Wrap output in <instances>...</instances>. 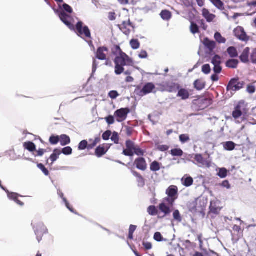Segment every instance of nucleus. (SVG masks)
<instances>
[{"mask_svg": "<svg viewBox=\"0 0 256 256\" xmlns=\"http://www.w3.org/2000/svg\"><path fill=\"white\" fill-rule=\"evenodd\" d=\"M250 60L252 64H256V48L252 52L250 55Z\"/></svg>", "mask_w": 256, "mask_h": 256, "instance_id": "338daca9", "label": "nucleus"}, {"mask_svg": "<svg viewBox=\"0 0 256 256\" xmlns=\"http://www.w3.org/2000/svg\"><path fill=\"white\" fill-rule=\"evenodd\" d=\"M112 53L114 56H118L122 55L124 52L122 51L120 46L114 45L112 48Z\"/></svg>", "mask_w": 256, "mask_h": 256, "instance_id": "cd10ccee", "label": "nucleus"}, {"mask_svg": "<svg viewBox=\"0 0 256 256\" xmlns=\"http://www.w3.org/2000/svg\"><path fill=\"white\" fill-rule=\"evenodd\" d=\"M7 196L9 200H13L19 206H22L24 205V204L23 202H21L20 200H18V198L19 196H22L14 192H11L9 190H7Z\"/></svg>", "mask_w": 256, "mask_h": 256, "instance_id": "f8f14e48", "label": "nucleus"}, {"mask_svg": "<svg viewBox=\"0 0 256 256\" xmlns=\"http://www.w3.org/2000/svg\"><path fill=\"white\" fill-rule=\"evenodd\" d=\"M160 16L162 20H168L172 18V13L170 11L164 10L161 12Z\"/></svg>", "mask_w": 256, "mask_h": 256, "instance_id": "c85d7f7f", "label": "nucleus"}, {"mask_svg": "<svg viewBox=\"0 0 256 256\" xmlns=\"http://www.w3.org/2000/svg\"><path fill=\"white\" fill-rule=\"evenodd\" d=\"M114 64H115L114 72H115L116 74L120 75L123 72H124V66L120 65L116 63H114Z\"/></svg>", "mask_w": 256, "mask_h": 256, "instance_id": "c9c22d12", "label": "nucleus"}, {"mask_svg": "<svg viewBox=\"0 0 256 256\" xmlns=\"http://www.w3.org/2000/svg\"><path fill=\"white\" fill-rule=\"evenodd\" d=\"M158 150L160 152H166L169 146L167 145H159L157 148Z\"/></svg>", "mask_w": 256, "mask_h": 256, "instance_id": "774afa93", "label": "nucleus"}, {"mask_svg": "<svg viewBox=\"0 0 256 256\" xmlns=\"http://www.w3.org/2000/svg\"><path fill=\"white\" fill-rule=\"evenodd\" d=\"M120 30L126 36H128L130 32V30L127 28V26H118Z\"/></svg>", "mask_w": 256, "mask_h": 256, "instance_id": "4d7b16f0", "label": "nucleus"}, {"mask_svg": "<svg viewBox=\"0 0 256 256\" xmlns=\"http://www.w3.org/2000/svg\"><path fill=\"white\" fill-rule=\"evenodd\" d=\"M228 172V171L226 168H219L217 174L220 178H224L227 176Z\"/></svg>", "mask_w": 256, "mask_h": 256, "instance_id": "72a5a7b5", "label": "nucleus"}, {"mask_svg": "<svg viewBox=\"0 0 256 256\" xmlns=\"http://www.w3.org/2000/svg\"><path fill=\"white\" fill-rule=\"evenodd\" d=\"M190 32L193 34H196L199 32V27L196 24L192 22L190 26Z\"/></svg>", "mask_w": 256, "mask_h": 256, "instance_id": "49530a36", "label": "nucleus"}, {"mask_svg": "<svg viewBox=\"0 0 256 256\" xmlns=\"http://www.w3.org/2000/svg\"><path fill=\"white\" fill-rule=\"evenodd\" d=\"M108 48L105 46H100L97 49V51L96 54V58L100 60H106V56L104 54V52H108Z\"/></svg>", "mask_w": 256, "mask_h": 256, "instance_id": "4468645a", "label": "nucleus"}, {"mask_svg": "<svg viewBox=\"0 0 256 256\" xmlns=\"http://www.w3.org/2000/svg\"><path fill=\"white\" fill-rule=\"evenodd\" d=\"M62 154L66 156L70 155L72 152V149L70 146H66L60 150Z\"/></svg>", "mask_w": 256, "mask_h": 256, "instance_id": "79ce46f5", "label": "nucleus"}, {"mask_svg": "<svg viewBox=\"0 0 256 256\" xmlns=\"http://www.w3.org/2000/svg\"><path fill=\"white\" fill-rule=\"evenodd\" d=\"M226 52L231 58H235L238 56V50L234 46H231L227 48Z\"/></svg>", "mask_w": 256, "mask_h": 256, "instance_id": "393cba45", "label": "nucleus"}, {"mask_svg": "<svg viewBox=\"0 0 256 256\" xmlns=\"http://www.w3.org/2000/svg\"><path fill=\"white\" fill-rule=\"evenodd\" d=\"M98 64V62L94 58L92 62V73L91 74V77L94 74L96 71V70Z\"/></svg>", "mask_w": 256, "mask_h": 256, "instance_id": "bf43d9fd", "label": "nucleus"}, {"mask_svg": "<svg viewBox=\"0 0 256 256\" xmlns=\"http://www.w3.org/2000/svg\"><path fill=\"white\" fill-rule=\"evenodd\" d=\"M134 154H136L138 156H143L144 154V152L138 146H136L133 151Z\"/></svg>", "mask_w": 256, "mask_h": 256, "instance_id": "5fc2aeb1", "label": "nucleus"}, {"mask_svg": "<svg viewBox=\"0 0 256 256\" xmlns=\"http://www.w3.org/2000/svg\"><path fill=\"white\" fill-rule=\"evenodd\" d=\"M210 210L212 213H213L214 214H217L219 213L220 210H221V208L217 207L215 205H213L212 203L210 206Z\"/></svg>", "mask_w": 256, "mask_h": 256, "instance_id": "de8ad7c7", "label": "nucleus"}, {"mask_svg": "<svg viewBox=\"0 0 256 256\" xmlns=\"http://www.w3.org/2000/svg\"><path fill=\"white\" fill-rule=\"evenodd\" d=\"M126 148L128 149L129 151L132 150L133 152L136 147L134 143L130 140L126 141Z\"/></svg>", "mask_w": 256, "mask_h": 256, "instance_id": "37998d69", "label": "nucleus"}, {"mask_svg": "<svg viewBox=\"0 0 256 256\" xmlns=\"http://www.w3.org/2000/svg\"><path fill=\"white\" fill-rule=\"evenodd\" d=\"M86 149L88 150V142L86 140H82L79 143L78 145V150H83Z\"/></svg>", "mask_w": 256, "mask_h": 256, "instance_id": "e433bc0d", "label": "nucleus"}, {"mask_svg": "<svg viewBox=\"0 0 256 256\" xmlns=\"http://www.w3.org/2000/svg\"><path fill=\"white\" fill-rule=\"evenodd\" d=\"M245 83L240 81L238 78H234L230 80L226 86V90L236 92L243 88Z\"/></svg>", "mask_w": 256, "mask_h": 256, "instance_id": "39448f33", "label": "nucleus"}, {"mask_svg": "<svg viewBox=\"0 0 256 256\" xmlns=\"http://www.w3.org/2000/svg\"><path fill=\"white\" fill-rule=\"evenodd\" d=\"M214 38L216 42L218 44H225L226 40L223 37L221 34L218 32H216L214 34Z\"/></svg>", "mask_w": 256, "mask_h": 256, "instance_id": "7c9ffc66", "label": "nucleus"}, {"mask_svg": "<svg viewBox=\"0 0 256 256\" xmlns=\"http://www.w3.org/2000/svg\"><path fill=\"white\" fill-rule=\"evenodd\" d=\"M224 148L227 151H232L234 150L236 146V144L232 141H228L222 143Z\"/></svg>", "mask_w": 256, "mask_h": 256, "instance_id": "5701e85b", "label": "nucleus"}, {"mask_svg": "<svg viewBox=\"0 0 256 256\" xmlns=\"http://www.w3.org/2000/svg\"><path fill=\"white\" fill-rule=\"evenodd\" d=\"M24 146L25 149L27 150L30 152H34L36 150V146L32 142L28 141L26 142L24 144Z\"/></svg>", "mask_w": 256, "mask_h": 256, "instance_id": "a878e982", "label": "nucleus"}, {"mask_svg": "<svg viewBox=\"0 0 256 256\" xmlns=\"http://www.w3.org/2000/svg\"><path fill=\"white\" fill-rule=\"evenodd\" d=\"M32 228L36 236V239L40 242L44 234H48V230L44 224L42 222H38L36 224H32Z\"/></svg>", "mask_w": 256, "mask_h": 256, "instance_id": "7ed1b4c3", "label": "nucleus"}, {"mask_svg": "<svg viewBox=\"0 0 256 256\" xmlns=\"http://www.w3.org/2000/svg\"><path fill=\"white\" fill-rule=\"evenodd\" d=\"M160 210L164 213V216H167L171 212V210L170 207L165 203H161L159 205Z\"/></svg>", "mask_w": 256, "mask_h": 256, "instance_id": "b1692460", "label": "nucleus"}, {"mask_svg": "<svg viewBox=\"0 0 256 256\" xmlns=\"http://www.w3.org/2000/svg\"><path fill=\"white\" fill-rule=\"evenodd\" d=\"M203 44L209 50L210 54L214 52V50L216 47V42L214 40H210L208 38H204Z\"/></svg>", "mask_w": 256, "mask_h": 256, "instance_id": "ddd939ff", "label": "nucleus"}, {"mask_svg": "<svg viewBox=\"0 0 256 256\" xmlns=\"http://www.w3.org/2000/svg\"><path fill=\"white\" fill-rule=\"evenodd\" d=\"M108 151L105 148L102 146L100 145L95 150V154L98 158H100L104 155Z\"/></svg>", "mask_w": 256, "mask_h": 256, "instance_id": "4be33fe9", "label": "nucleus"}, {"mask_svg": "<svg viewBox=\"0 0 256 256\" xmlns=\"http://www.w3.org/2000/svg\"><path fill=\"white\" fill-rule=\"evenodd\" d=\"M60 136H55L52 134L50 136L49 138V142L52 144L56 145L58 142H60Z\"/></svg>", "mask_w": 256, "mask_h": 256, "instance_id": "58836bf2", "label": "nucleus"}, {"mask_svg": "<svg viewBox=\"0 0 256 256\" xmlns=\"http://www.w3.org/2000/svg\"><path fill=\"white\" fill-rule=\"evenodd\" d=\"M213 70L216 74H219L222 71V67L220 65L214 66L213 68Z\"/></svg>", "mask_w": 256, "mask_h": 256, "instance_id": "0e129e2a", "label": "nucleus"}, {"mask_svg": "<svg viewBox=\"0 0 256 256\" xmlns=\"http://www.w3.org/2000/svg\"><path fill=\"white\" fill-rule=\"evenodd\" d=\"M160 163L154 160L150 164V170L154 172H158L160 169Z\"/></svg>", "mask_w": 256, "mask_h": 256, "instance_id": "2f4dec72", "label": "nucleus"}, {"mask_svg": "<svg viewBox=\"0 0 256 256\" xmlns=\"http://www.w3.org/2000/svg\"><path fill=\"white\" fill-rule=\"evenodd\" d=\"M111 135L112 132L110 130H107L103 133L102 138L104 140H108L110 139Z\"/></svg>", "mask_w": 256, "mask_h": 256, "instance_id": "6e6d98bb", "label": "nucleus"}, {"mask_svg": "<svg viewBox=\"0 0 256 256\" xmlns=\"http://www.w3.org/2000/svg\"><path fill=\"white\" fill-rule=\"evenodd\" d=\"M77 35L84 39V36L88 39H92L91 32L87 26L84 25L82 21H78L75 26Z\"/></svg>", "mask_w": 256, "mask_h": 256, "instance_id": "f03ea898", "label": "nucleus"}, {"mask_svg": "<svg viewBox=\"0 0 256 256\" xmlns=\"http://www.w3.org/2000/svg\"><path fill=\"white\" fill-rule=\"evenodd\" d=\"M194 160L199 164H204L206 162V160L202 157V156L201 154H196L194 156Z\"/></svg>", "mask_w": 256, "mask_h": 256, "instance_id": "c03bdc74", "label": "nucleus"}, {"mask_svg": "<svg viewBox=\"0 0 256 256\" xmlns=\"http://www.w3.org/2000/svg\"><path fill=\"white\" fill-rule=\"evenodd\" d=\"M137 178L138 186L140 188L144 187V186L145 185V180L143 177L141 176H140Z\"/></svg>", "mask_w": 256, "mask_h": 256, "instance_id": "052dcab7", "label": "nucleus"}, {"mask_svg": "<svg viewBox=\"0 0 256 256\" xmlns=\"http://www.w3.org/2000/svg\"><path fill=\"white\" fill-rule=\"evenodd\" d=\"M176 86V88L178 90L177 97L180 98L183 100L188 99L190 96V94L188 90L180 87L178 84H177Z\"/></svg>", "mask_w": 256, "mask_h": 256, "instance_id": "9d476101", "label": "nucleus"}, {"mask_svg": "<svg viewBox=\"0 0 256 256\" xmlns=\"http://www.w3.org/2000/svg\"><path fill=\"white\" fill-rule=\"evenodd\" d=\"M174 218L177 220L178 222H181L182 221V218L178 210H175L173 212Z\"/></svg>", "mask_w": 256, "mask_h": 256, "instance_id": "3c124183", "label": "nucleus"}, {"mask_svg": "<svg viewBox=\"0 0 256 256\" xmlns=\"http://www.w3.org/2000/svg\"><path fill=\"white\" fill-rule=\"evenodd\" d=\"M154 239L158 242L166 241V239H165L163 238L160 232H156L154 233Z\"/></svg>", "mask_w": 256, "mask_h": 256, "instance_id": "ea45409f", "label": "nucleus"}, {"mask_svg": "<svg viewBox=\"0 0 256 256\" xmlns=\"http://www.w3.org/2000/svg\"><path fill=\"white\" fill-rule=\"evenodd\" d=\"M130 45L133 50H137L140 46V43L138 39H132L130 41Z\"/></svg>", "mask_w": 256, "mask_h": 256, "instance_id": "4c0bfd02", "label": "nucleus"}, {"mask_svg": "<svg viewBox=\"0 0 256 256\" xmlns=\"http://www.w3.org/2000/svg\"><path fill=\"white\" fill-rule=\"evenodd\" d=\"M211 70V68L209 64H205L202 66V71L206 74H209Z\"/></svg>", "mask_w": 256, "mask_h": 256, "instance_id": "8fccbe9b", "label": "nucleus"}, {"mask_svg": "<svg viewBox=\"0 0 256 256\" xmlns=\"http://www.w3.org/2000/svg\"><path fill=\"white\" fill-rule=\"evenodd\" d=\"M246 106L244 100L240 101L237 105L235 106L234 111L232 113L233 118L235 119H238L242 116L244 113H246L245 112Z\"/></svg>", "mask_w": 256, "mask_h": 256, "instance_id": "6e6552de", "label": "nucleus"}, {"mask_svg": "<svg viewBox=\"0 0 256 256\" xmlns=\"http://www.w3.org/2000/svg\"><path fill=\"white\" fill-rule=\"evenodd\" d=\"M181 182L186 187L191 186L194 182V180L192 176L188 174H185L181 179Z\"/></svg>", "mask_w": 256, "mask_h": 256, "instance_id": "dca6fc26", "label": "nucleus"}, {"mask_svg": "<svg viewBox=\"0 0 256 256\" xmlns=\"http://www.w3.org/2000/svg\"><path fill=\"white\" fill-rule=\"evenodd\" d=\"M239 62L234 58L228 59L226 62V66L227 68H236L238 67Z\"/></svg>", "mask_w": 256, "mask_h": 256, "instance_id": "412c9836", "label": "nucleus"}, {"mask_svg": "<svg viewBox=\"0 0 256 256\" xmlns=\"http://www.w3.org/2000/svg\"><path fill=\"white\" fill-rule=\"evenodd\" d=\"M118 96L119 94L116 90H111L108 93V96L112 99H116Z\"/></svg>", "mask_w": 256, "mask_h": 256, "instance_id": "680f3d73", "label": "nucleus"}, {"mask_svg": "<svg viewBox=\"0 0 256 256\" xmlns=\"http://www.w3.org/2000/svg\"><path fill=\"white\" fill-rule=\"evenodd\" d=\"M179 138H180V142L182 144H184V143L186 142H188L190 140L189 136L186 134H180L179 136Z\"/></svg>", "mask_w": 256, "mask_h": 256, "instance_id": "603ef678", "label": "nucleus"}, {"mask_svg": "<svg viewBox=\"0 0 256 256\" xmlns=\"http://www.w3.org/2000/svg\"><path fill=\"white\" fill-rule=\"evenodd\" d=\"M114 118H116L114 116H114L108 115L106 117L104 118V119H105L106 122H107V124L108 125H110V124H114V121H115Z\"/></svg>", "mask_w": 256, "mask_h": 256, "instance_id": "864d4df0", "label": "nucleus"}, {"mask_svg": "<svg viewBox=\"0 0 256 256\" xmlns=\"http://www.w3.org/2000/svg\"><path fill=\"white\" fill-rule=\"evenodd\" d=\"M134 164H136V168L139 170L144 171L147 168L146 160L143 157L136 158Z\"/></svg>", "mask_w": 256, "mask_h": 256, "instance_id": "9b49d317", "label": "nucleus"}, {"mask_svg": "<svg viewBox=\"0 0 256 256\" xmlns=\"http://www.w3.org/2000/svg\"><path fill=\"white\" fill-rule=\"evenodd\" d=\"M247 92L250 94H254L256 91V88L253 85L249 84L247 86Z\"/></svg>", "mask_w": 256, "mask_h": 256, "instance_id": "69168bd1", "label": "nucleus"}, {"mask_svg": "<svg viewBox=\"0 0 256 256\" xmlns=\"http://www.w3.org/2000/svg\"><path fill=\"white\" fill-rule=\"evenodd\" d=\"M60 142L62 146H65L70 142V139L69 136L66 134H62L60 136Z\"/></svg>", "mask_w": 256, "mask_h": 256, "instance_id": "bb28decb", "label": "nucleus"}, {"mask_svg": "<svg viewBox=\"0 0 256 256\" xmlns=\"http://www.w3.org/2000/svg\"><path fill=\"white\" fill-rule=\"evenodd\" d=\"M61 154L60 150L58 148H54V150L49 158L52 162L51 164H52L59 158V156Z\"/></svg>", "mask_w": 256, "mask_h": 256, "instance_id": "aec40b11", "label": "nucleus"}, {"mask_svg": "<svg viewBox=\"0 0 256 256\" xmlns=\"http://www.w3.org/2000/svg\"><path fill=\"white\" fill-rule=\"evenodd\" d=\"M234 36L241 41L246 42L250 39L244 28L242 26H238L234 30Z\"/></svg>", "mask_w": 256, "mask_h": 256, "instance_id": "1a4fd4ad", "label": "nucleus"}, {"mask_svg": "<svg viewBox=\"0 0 256 256\" xmlns=\"http://www.w3.org/2000/svg\"><path fill=\"white\" fill-rule=\"evenodd\" d=\"M114 62L123 66H132L133 64L132 60L130 58L126 53L121 56H116Z\"/></svg>", "mask_w": 256, "mask_h": 256, "instance_id": "423d86ee", "label": "nucleus"}, {"mask_svg": "<svg viewBox=\"0 0 256 256\" xmlns=\"http://www.w3.org/2000/svg\"><path fill=\"white\" fill-rule=\"evenodd\" d=\"M64 203L66 206V208L70 211L72 212H73L75 214H77V213L74 211V209L70 206V204L67 200L66 198H64Z\"/></svg>", "mask_w": 256, "mask_h": 256, "instance_id": "13d9d810", "label": "nucleus"}, {"mask_svg": "<svg viewBox=\"0 0 256 256\" xmlns=\"http://www.w3.org/2000/svg\"><path fill=\"white\" fill-rule=\"evenodd\" d=\"M211 63L214 66L220 65L222 63L221 56L218 54H214L211 60Z\"/></svg>", "mask_w": 256, "mask_h": 256, "instance_id": "473e14b6", "label": "nucleus"}, {"mask_svg": "<svg viewBox=\"0 0 256 256\" xmlns=\"http://www.w3.org/2000/svg\"><path fill=\"white\" fill-rule=\"evenodd\" d=\"M250 52V48L248 47H246L244 50L242 54L239 56L240 60L242 62L246 64L249 62Z\"/></svg>", "mask_w": 256, "mask_h": 256, "instance_id": "2eb2a0df", "label": "nucleus"}, {"mask_svg": "<svg viewBox=\"0 0 256 256\" xmlns=\"http://www.w3.org/2000/svg\"><path fill=\"white\" fill-rule=\"evenodd\" d=\"M110 139L115 144H118L119 142V136L118 132L115 131L112 133V132Z\"/></svg>", "mask_w": 256, "mask_h": 256, "instance_id": "a18cd8bd", "label": "nucleus"}, {"mask_svg": "<svg viewBox=\"0 0 256 256\" xmlns=\"http://www.w3.org/2000/svg\"><path fill=\"white\" fill-rule=\"evenodd\" d=\"M122 154L125 156L130 157H132L134 156V153L133 152L132 150L129 151V150L127 148L124 149Z\"/></svg>", "mask_w": 256, "mask_h": 256, "instance_id": "e2e57ef3", "label": "nucleus"}, {"mask_svg": "<svg viewBox=\"0 0 256 256\" xmlns=\"http://www.w3.org/2000/svg\"><path fill=\"white\" fill-rule=\"evenodd\" d=\"M37 166L42 172L45 176H48L50 172L42 164L38 163L37 164Z\"/></svg>", "mask_w": 256, "mask_h": 256, "instance_id": "09e8293b", "label": "nucleus"}, {"mask_svg": "<svg viewBox=\"0 0 256 256\" xmlns=\"http://www.w3.org/2000/svg\"><path fill=\"white\" fill-rule=\"evenodd\" d=\"M206 82L202 80H196L194 82V88L198 90H202L204 88Z\"/></svg>", "mask_w": 256, "mask_h": 256, "instance_id": "6ab92c4d", "label": "nucleus"}, {"mask_svg": "<svg viewBox=\"0 0 256 256\" xmlns=\"http://www.w3.org/2000/svg\"><path fill=\"white\" fill-rule=\"evenodd\" d=\"M52 10L64 24L70 30L74 29V25L72 24L74 19L71 16L73 10L70 6L63 3L62 4H59L58 9L52 8Z\"/></svg>", "mask_w": 256, "mask_h": 256, "instance_id": "f257e3e1", "label": "nucleus"}, {"mask_svg": "<svg viewBox=\"0 0 256 256\" xmlns=\"http://www.w3.org/2000/svg\"><path fill=\"white\" fill-rule=\"evenodd\" d=\"M148 212L152 216H154L158 214V210L154 206H149L148 208Z\"/></svg>", "mask_w": 256, "mask_h": 256, "instance_id": "a19ab883", "label": "nucleus"}, {"mask_svg": "<svg viewBox=\"0 0 256 256\" xmlns=\"http://www.w3.org/2000/svg\"><path fill=\"white\" fill-rule=\"evenodd\" d=\"M178 188L176 186H171L168 188L166 194L170 197H176L178 195Z\"/></svg>", "mask_w": 256, "mask_h": 256, "instance_id": "a211bd4d", "label": "nucleus"}, {"mask_svg": "<svg viewBox=\"0 0 256 256\" xmlns=\"http://www.w3.org/2000/svg\"><path fill=\"white\" fill-rule=\"evenodd\" d=\"M155 88L156 86L154 83L148 82L145 84L142 88L140 86H136L134 93L140 96H143L152 92Z\"/></svg>", "mask_w": 256, "mask_h": 256, "instance_id": "20e7f679", "label": "nucleus"}, {"mask_svg": "<svg viewBox=\"0 0 256 256\" xmlns=\"http://www.w3.org/2000/svg\"><path fill=\"white\" fill-rule=\"evenodd\" d=\"M202 14L208 22H212L216 18V16L210 14L208 10L204 8L202 11Z\"/></svg>", "mask_w": 256, "mask_h": 256, "instance_id": "f3484780", "label": "nucleus"}, {"mask_svg": "<svg viewBox=\"0 0 256 256\" xmlns=\"http://www.w3.org/2000/svg\"><path fill=\"white\" fill-rule=\"evenodd\" d=\"M130 112V110L128 108H121L116 110L114 114L116 121L118 122H122L125 120Z\"/></svg>", "mask_w": 256, "mask_h": 256, "instance_id": "0eeeda50", "label": "nucleus"}, {"mask_svg": "<svg viewBox=\"0 0 256 256\" xmlns=\"http://www.w3.org/2000/svg\"><path fill=\"white\" fill-rule=\"evenodd\" d=\"M170 154L173 156H182L184 154V152L180 148H177L171 150Z\"/></svg>", "mask_w": 256, "mask_h": 256, "instance_id": "f704fd0d", "label": "nucleus"}, {"mask_svg": "<svg viewBox=\"0 0 256 256\" xmlns=\"http://www.w3.org/2000/svg\"><path fill=\"white\" fill-rule=\"evenodd\" d=\"M217 8L220 10H224V4L221 0H209Z\"/></svg>", "mask_w": 256, "mask_h": 256, "instance_id": "c756f323", "label": "nucleus"}]
</instances>
